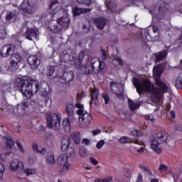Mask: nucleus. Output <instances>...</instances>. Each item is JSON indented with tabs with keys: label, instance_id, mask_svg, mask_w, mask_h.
Masks as SVG:
<instances>
[{
	"label": "nucleus",
	"instance_id": "1",
	"mask_svg": "<svg viewBox=\"0 0 182 182\" xmlns=\"http://www.w3.org/2000/svg\"><path fill=\"white\" fill-rule=\"evenodd\" d=\"M164 65L165 64L155 66L153 70L154 79L156 86L159 87H154V85L149 79H144L142 81L136 77L132 79L133 85L135 86L139 95H141L143 92L151 93V100L154 105L160 103L161 96H163L164 92H168V86L160 79L161 73L164 70Z\"/></svg>",
	"mask_w": 182,
	"mask_h": 182
},
{
	"label": "nucleus",
	"instance_id": "2",
	"mask_svg": "<svg viewBox=\"0 0 182 182\" xmlns=\"http://www.w3.org/2000/svg\"><path fill=\"white\" fill-rule=\"evenodd\" d=\"M56 4H58L57 0L53 1L48 7L50 14L43 13L39 21L44 25L48 23V28L53 33H60V32L69 28L70 19L68 16V11L62 9L61 6H57L55 9H53Z\"/></svg>",
	"mask_w": 182,
	"mask_h": 182
},
{
	"label": "nucleus",
	"instance_id": "3",
	"mask_svg": "<svg viewBox=\"0 0 182 182\" xmlns=\"http://www.w3.org/2000/svg\"><path fill=\"white\" fill-rule=\"evenodd\" d=\"M18 87H19L23 96L27 97V99H31L33 95H36L38 92H41L42 97L46 99V102H48L49 99V91L43 88L42 84H40L36 80H23L21 78H17L16 80Z\"/></svg>",
	"mask_w": 182,
	"mask_h": 182
},
{
	"label": "nucleus",
	"instance_id": "4",
	"mask_svg": "<svg viewBox=\"0 0 182 182\" xmlns=\"http://www.w3.org/2000/svg\"><path fill=\"white\" fill-rule=\"evenodd\" d=\"M151 149L158 154L161 153V149L159 147L160 144H166L169 147H173L174 144H176L173 139H171L170 135L166 132H158L154 134L151 138Z\"/></svg>",
	"mask_w": 182,
	"mask_h": 182
},
{
	"label": "nucleus",
	"instance_id": "5",
	"mask_svg": "<svg viewBox=\"0 0 182 182\" xmlns=\"http://www.w3.org/2000/svg\"><path fill=\"white\" fill-rule=\"evenodd\" d=\"M14 46L6 44L0 48V55L2 58H8L11 56L9 68L12 70L18 69V63L22 61V55L18 53H14Z\"/></svg>",
	"mask_w": 182,
	"mask_h": 182
},
{
	"label": "nucleus",
	"instance_id": "6",
	"mask_svg": "<svg viewBox=\"0 0 182 182\" xmlns=\"http://www.w3.org/2000/svg\"><path fill=\"white\" fill-rule=\"evenodd\" d=\"M47 126L49 129H58L60 127V121L62 120V115L60 114L48 113L46 115Z\"/></svg>",
	"mask_w": 182,
	"mask_h": 182
},
{
	"label": "nucleus",
	"instance_id": "7",
	"mask_svg": "<svg viewBox=\"0 0 182 182\" xmlns=\"http://www.w3.org/2000/svg\"><path fill=\"white\" fill-rule=\"evenodd\" d=\"M75 106L79 109L77 110V114H78V116H82V124L89 126L90 122H92V114L85 111L83 105H80V103H75Z\"/></svg>",
	"mask_w": 182,
	"mask_h": 182
},
{
	"label": "nucleus",
	"instance_id": "8",
	"mask_svg": "<svg viewBox=\"0 0 182 182\" xmlns=\"http://www.w3.org/2000/svg\"><path fill=\"white\" fill-rule=\"evenodd\" d=\"M29 110V106L26 101H22L21 103L17 104L13 110L14 114L17 117H25L28 116V112Z\"/></svg>",
	"mask_w": 182,
	"mask_h": 182
},
{
	"label": "nucleus",
	"instance_id": "9",
	"mask_svg": "<svg viewBox=\"0 0 182 182\" xmlns=\"http://www.w3.org/2000/svg\"><path fill=\"white\" fill-rule=\"evenodd\" d=\"M20 8L23 12H25V14L31 15L36 11V9H38V5L36 3L31 5L29 4V0H24L20 6Z\"/></svg>",
	"mask_w": 182,
	"mask_h": 182
},
{
	"label": "nucleus",
	"instance_id": "10",
	"mask_svg": "<svg viewBox=\"0 0 182 182\" xmlns=\"http://www.w3.org/2000/svg\"><path fill=\"white\" fill-rule=\"evenodd\" d=\"M61 62H73L76 60V53L73 50H64L60 56Z\"/></svg>",
	"mask_w": 182,
	"mask_h": 182
},
{
	"label": "nucleus",
	"instance_id": "11",
	"mask_svg": "<svg viewBox=\"0 0 182 182\" xmlns=\"http://www.w3.org/2000/svg\"><path fill=\"white\" fill-rule=\"evenodd\" d=\"M167 11V4L164 2H161V6L158 10H149L150 14H151L153 18L156 19H160L161 16H164V12Z\"/></svg>",
	"mask_w": 182,
	"mask_h": 182
},
{
	"label": "nucleus",
	"instance_id": "12",
	"mask_svg": "<svg viewBox=\"0 0 182 182\" xmlns=\"http://www.w3.org/2000/svg\"><path fill=\"white\" fill-rule=\"evenodd\" d=\"M68 159H69L68 154H62L57 159V163L60 164V166H63L64 171H68L70 168V164L68 162Z\"/></svg>",
	"mask_w": 182,
	"mask_h": 182
},
{
	"label": "nucleus",
	"instance_id": "13",
	"mask_svg": "<svg viewBox=\"0 0 182 182\" xmlns=\"http://www.w3.org/2000/svg\"><path fill=\"white\" fill-rule=\"evenodd\" d=\"M27 62L33 70L38 69V67L41 65V60L36 55H30L27 59Z\"/></svg>",
	"mask_w": 182,
	"mask_h": 182
},
{
	"label": "nucleus",
	"instance_id": "14",
	"mask_svg": "<svg viewBox=\"0 0 182 182\" xmlns=\"http://www.w3.org/2000/svg\"><path fill=\"white\" fill-rule=\"evenodd\" d=\"M85 56H87V52L85 50L80 52L78 58H76L75 54V60H74L73 65L76 68V69H80L83 66L82 62L83 61Z\"/></svg>",
	"mask_w": 182,
	"mask_h": 182
},
{
	"label": "nucleus",
	"instance_id": "15",
	"mask_svg": "<svg viewBox=\"0 0 182 182\" xmlns=\"http://www.w3.org/2000/svg\"><path fill=\"white\" fill-rule=\"evenodd\" d=\"M73 72L70 71L69 73H64L63 77H59L58 82L60 83H69L73 80Z\"/></svg>",
	"mask_w": 182,
	"mask_h": 182
},
{
	"label": "nucleus",
	"instance_id": "16",
	"mask_svg": "<svg viewBox=\"0 0 182 182\" xmlns=\"http://www.w3.org/2000/svg\"><path fill=\"white\" fill-rule=\"evenodd\" d=\"M39 35V31L36 29H28L24 34L26 39L28 41H35L38 39V36Z\"/></svg>",
	"mask_w": 182,
	"mask_h": 182
},
{
	"label": "nucleus",
	"instance_id": "17",
	"mask_svg": "<svg viewBox=\"0 0 182 182\" xmlns=\"http://www.w3.org/2000/svg\"><path fill=\"white\" fill-rule=\"evenodd\" d=\"M93 21L97 29H100V31H103L105 26H106V23H107V19L105 17H97L93 19Z\"/></svg>",
	"mask_w": 182,
	"mask_h": 182
},
{
	"label": "nucleus",
	"instance_id": "18",
	"mask_svg": "<svg viewBox=\"0 0 182 182\" xmlns=\"http://www.w3.org/2000/svg\"><path fill=\"white\" fill-rule=\"evenodd\" d=\"M23 170V163L18 159H13L10 164V169L11 171H16V170Z\"/></svg>",
	"mask_w": 182,
	"mask_h": 182
},
{
	"label": "nucleus",
	"instance_id": "19",
	"mask_svg": "<svg viewBox=\"0 0 182 182\" xmlns=\"http://www.w3.org/2000/svg\"><path fill=\"white\" fill-rule=\"evenodd\" d=\"M65 112L67 116L70 119V120H73V119H75V106L73 104H67L65 105Z\"/></svg>",
	"mask_w": 182,
	"mask_h": 182
},
{
	"label": "nucleus",
	"instance_id": "20",
	"mask_svg": "<svg viewBox=\"0 0 182 182\" xmlns=\"http://www.w3.org/2000/svg\"><path fill=\"white\" fill-rule=\"evenodd\" d=\"M152 31V33H148V35L151 38V41L154 42L160 41V30H159V28L153 26Z\"/></svg>",
	"mask_w": 182,
	"mask_h": 182
},
{
	"label": "nucleus",
	"instance_id": "21",
	"mask_svg": "<svg viewBox=\"0 0 182 182\" xmlns=\"http://www.w3.org/2000/svg\"><path fill=\"white\" fill-rule=\"evenodd\" d=\"M167 53H168V51L166 50L156 53L155 54L153 55L154 61L161 62V60H164V59L167 58Z\"/></svg>",
	"mask_w": 182,
	"mask_h": 182
},
{
	"label": "nucleus",
	"instance_id": "22",
	"mask_svg": "<svg viewBox=\"0 0 182 182\" xmlns=\"http://www.w3.org/2000/svg\"><path fill=\"white\" fill-rule=\"evenodd\" d=\"M70 144V137L69 136H64L61 139V150L62 151H66L69 149Z\"/></svg>",
	"mask_w": 182,
	"mask_h": 182
},
{
	"label": "nucleus",
	"instance_id": "23",
	"mask_svg": "<svg viewBox=\"0 0 182 182\" xmlns=\"http://www.w3.org/2000/svg\"><path fill=\"white\" fill-rule=\"evenodd\" d=\"M139 167L141 170L145 171L146 176L151 177V182H159L158 179L154 178V176L153 175V173H151V171H150V168L145 166L144 165H140Z\"/></svg>",
	"mask_w": 182,
	"mask_h": 182
},
{
	"label": "nucleus",
	"instance_id": "24",
	"mask_svg": "<svg viewBox=\"0 0 182 182\" xmlns=\"http://www.w3.org/2000/svg\"><path fill=\"white\" fill-rule=\"evenodd\" d=\"M90 11H92V9H83L75 7L73 10V12L74 16H79V15H82V14H87L88 12H90Z\"/></svg>",
	"mask_w": 182,
	"mask_h": 182
},
{
	"label": "nucleus",
	"instance_id": "25",
	"mask_svg": "<svg viewBox=\"0 0 182 182\" xmlns=\"http://www.w3.org/2000/svg\"><path fill=\"white\" fill-rule=\"evenodd\" d=\"M128 103H129V107L130 110L132 112H134V110H136V109H139V107H140V105H141V103H143V102L139 101L138 103H136V102H133V100L128 98Z\"/></svg>",
	"mask_w": 182,
	"mask_h": 182
},
{
	"label": "nucleus",
	"instance_id": "26",
	"mask_svg": "<svg viewBox=\"0 0 182 182\" xmlns=\"http://www.w3.org/2000/svg\"><path fill=\"white\" fill-rule=\"evenodd\" d=\"M97 97H99V90H92L91 93V100L90 102V105H97Z\"/></svg>",
	"mask_w": 182,
	"mask_h": 182
},
{
	"label": "nucleus",
	"instance_id": "27",
	"mask_svg": "<svg viewBox=\"0 0 182 182\" xmlns=\"http://www.w3.org/2000/svg\"><path fill=\"white\" fill-rule=\"evenodd\" d=\"M46 161L47 164H50V166H53L56 164V161L55 160V155L52 152H48L47 154Z\"/></svg>",
	"mask_w": 182,
	"mask_h": 182
},
{
	"label": "nucleus",
	"instance_id": "28",
	"mask_svg": "<svg viewBox=\"0 0 182 182\" xmlns=\"http://www.w3.org/2000/svg\"><path fill=\"white\" fill-rule=\"evenodd\" d=\"M95 63H96V62H94L93 60H91L92 66H90V65L85 66L84 73L86 75H90V74L93 73V72H95Z\"/></svg>",
	"mask_w": 182,
	"mask_h": 182
},
{
	"label": "nucleus",
	"instance_id": "29",
	"mask_svg": "<svg viewBox=\"0 0 182 182\" xmlns=\"http://www.w3.org/2000/svg\"><path fill=\"white\" fill-rule=\"evenodd\" d=\"M4 139L6 140V146L7 149H12V146H15V140L12 136H5Z\"/></svg>",
	"mask_w": 182,
	"mask_h": 182
},
{
	"label": "nucleus",
	"instance_id": "30",
	"mask_svg": "<svg viewBox=\"0 0 182 182\" xmlns=\"http://www.w3.org/2000/svg\"><path fill=\"white\" fill-rule=\"evenodd\" d=\"M16 14L12 11H6V22H11V21H16Z\"/></svg>",
	"mask_w": 182,
	"mask_h": 182
},
{
	"label": "nucleus",
	"instance_id": "31",
	"mask_svg": "<svg viewBox=\"0 0 182 182\" xmlns=\"http://www.w3.org/2000/svg\"><path fill=\"white\" fill-rule=\"evenodd\" d=\"M63 127L65 132H70V119L65 118L63 121Z\"/></svg>",
	"mask_w": 182,
	"mask_h": 182
},
{
	"label": "nucleus",
	"instance_id": "32",
	"mask_svg": "<svg viewBox=\"0 0 182 182\" xmlns=\"http://www.w3.org/2000/svg\"><path fill=\"white\" fill-rule=\"evenodd\" d=\"M55 72L56 70H55V67L50 66L47 72V77H48V79H52L53 77H56V75H55Z\"/></svg>",
	"mask_w": 182,
	"mask_h": 182
},
{
	"label": "nucleus",
	"instance_id": "33",
	"mask_svg": "<svg viewBox=\"0 0 182 182\" xmlns=\"http://www.w3.org/2000/svg\"><path fill=\"white\" fill-rule=\"evenodd\" d=\"M106 5L107 7L108 11H110V12H116V3L114 1H107L106 2Z\"/></svg>",
	"mask_w": 182,
	"mask_h": 182
},
{
	"label": "nucleus",
	"instance_id": "34",
	"mask_svg": "<svg viewBox=\"0 0 182 182\" xmlns=\"http://www.w3.org/2000/svg\"><path fill=\"white\" fill-rule=\"evenodd\" d=\"M97 62V63H99L97 73L103 75V73H105V68L106 66V65L105 64V61H100L98 60Z\"/></svg>",
	"mask_w": 182,
	"mask_h": 182
},
{
	"label": "nucleus",
	"instance_id": "35",
	"mask_svg": "<svg viewBox=\"0 0 182 182\" xmlns=\"http://www.w3.org/2000/svg\"><path fill=\"white\" fill-rule=\"evenodd\" d=\"M33 150L36 153H38V154H44L46 153V149L45 148H38V144H33Z\"/></svg>",
	"mask_w": 182,
	"mask_h": 182
},
{
	"label": "nucleus",
	"instance_id": "36",
	"mask_svg": "<svg viewBox=\"0 0 182 182\" xmlns=\"http://www.w3.org/2000/svg\"><path fill=\"white\" fill-rule=\"evenodd\" d=\"M71 137L76 144H79V143H80V133L74 132L71 134Z\"/></svg>",
	"mask_w": 182,
	"mask_h": 182
},
{
	"label": "nucleus",
	"instance_id": "37",
	"mask_svg": "<svg viewBox=\"0 0 182 182\" xmlns=\"http://www.w3.org/2000/svg\"><path fill=\"white\" fill-rule=\"evenodd\" d=\"M175 86L177 89H182V74H180L176 78Z\"/></svg>",
	"mask_w": 182,
	"mask_h": 182
},
{
	"label": "nucleus",
	"instance_id": "38",
	"mask_svg": "<svg viewBox=\"0 0 182 182\" xmlns=\"http://www.w3.org/2000/svg\"><path fill=\"white\" fill-rule=\"evenodd\" d=\"M132 139L127 136H122L118 139L119 143H121L122 144H126V143H130Z\"/></svg>",
	"mask_w": 182,
	"mask_h": 182
},
{
	"label": "nucleus",
	"instance_id": "39",
	"mask_svg": "<svg viewBox=\"0 0 182 182\" xmlns=\"http://www.w3.org/2000/svg\"><path fill=\"white\" fill-rule=\"evenodd\" d=\"M77 2L85 6H90L92 5V0H77Z\"/></svg>",
	"mask_w": 182,
	"mask_h": 182
},
{
	"label": "nucleus",
	"instance_id": "40",
	"mask_svg": "<svg viewBox=\"0 0 182 182\" xmlns=\"http://www.w3.org/2000/svg\"><path fill=\"white\" fill-rule=\"evenodd\" d=\"M6 38V30L4 27H0V39Z\"/></svg>",
	"mask_w": 182,
	"mask_h": 182
},
{
	"label": "nucleus",
	"instance_id": "41",
	"mask_svg": "<svg viewBox=\"0 0 182 182\" xmlns=\"http://www.w3.org/2000/svg\"><path fill=\"white\" fill-rule=\"evenodd\" d=\"M131 133L132 136H136V137H141L143 136V132L136 129L132 131Z\"/></svg>",
	"mask_w": 182,
	"mask_h": 182
},
{
	"label": "nucleus",
	"instance_id": "42",
	"mask_svg": "<svg viewBox=\"0 0 182 182\" xmlns=\"http://www.w3.org/2000/svg\"><path fill=\"white\" fill-rule=\"evenodd\" d=\"M4 171H5V166L0 162V180H2V177H4Z\"/></svg>",
	"mask_w": 182,
	"mask_h": 182
},
{
	"label": "nucleus",
	"instance_id": "43",
	"mask_svg": "<svg viewBox=\"0 0 182 182\" xmlns=\"http://www.w3.org/2000/svg\"><path fill=\"white\" fill-rule=\"evenodd\" d=\"M116 62H117V63H119V65H120V66H122V65H123V61L122 60V58H120V57H119V56H114V57L113 63H116Z\"/></svg>",
	"mask_w": 182,
	"mask_h": 182
},
{
	"label": "nucleus",
	"instance_id": "44",
	"mask_svg": "<svg viewBox=\"0 0 182 182\" xmlns=\"http://www.w3.org/2000/svg\"><path fill=\"white\" fill-rule=\"evenodd\" d=\"M25 173L27 176H31V174H35V173H36V170L31 168H26Z\"/></svg>",
	"mask_w": 182,
	"mask_h": 182
},
{
	"label": "nucleus",
	"instance_id": "45",
	"mask_svg": "<svg viewBox=\"0 0 182 182\" xmlns=\"http://www.w3.org/2000/svg\"><path fill=\"white\" fill-rule=\"evenodd\" d=\"M79 156L80 157H85L86 156V149L81 147L79 151Z\"/></svg>",
	"mask_w": 182,
	"mask_h": 182
},
{
	"label": "nucleus",
	"instance_id": "46",
	"mask_svg": "<svg viewBox=\"0 0 182 182\" xmlns=\"http://www.w3.org/2000/svg\"><path fill=\"white\" fill-rule=\"evenodd\" d=\"M95 182H112V178L95 179Z\"/></svg>",
	"mask_w": 182,
	"mask_h": 182
},
{
	"label": "nucleus",
	"instance_id": "47",
	"mask_svg": "<svg viewBox=\"0 0 182 182\" xmlns=\"http://www.w3.org/2000/svg\"><path fill=\"white\" fill-rule=\"evenodd\" d=\"M105 141L104 140H101L100 141H98L97 143L96 147L97 149H98L99 150H100V149H102L103 147V146H105Z\"/></svg>",
	"mask_w": 182,
	"mask_h": 182
},
{
	"label": "nucleus",
	"instance_id": "48",
	"mask_svg": "<svg viewBox=\"0 0 182 182\" xmlns=\"http://www.w3.org/2000/svg\"><path fill=\"white\" fill-rule=\"evenodd\" d=\"M124 176H125V177H130V176H132V171H130V169L125 168L124 169Z\"/></svg>",
	"mask_w": 182,
	"mask_h": 182
},
{
	"label": "nucleus",
	"instance_id": "49",
	"mask_svg": "<svg viewBox=\"0 0 182 182\" xmlns=\"http://www.w3.org/2000/svg\"><path fill=\"white\" fill-rule=\"evenodd\" d=\"M102 97L105 100V104L108 105L109 102H110V98L109 97V95H107V94H104L102 95Z\"/></svg>",
	"mask_w": 182,
	"mask_h": 182
},
{
	"label": "nucleus",
	"instance_id": "50",
	"mask_svg": "<svg viewBox=\"0 0 182 182\" xmlns=\"http://www.w3.org/2000/svg\"><path fill=\"white\" fill-rule=\"evenodd\" d=\"M102 58L104 60L107 59V54L106 53V50L105 49H101Z\"/></svg>",
	"mask_w": 182,
	"mask_h": 182
},
{
	"label": "nucleus",
	"instance_id": "51",
	"mask_svg": "<svg viewBox=\"0 0 182 182\" xmlns=\"http://www.w3.org/2000/svg\"><path fill=\"white\" fill-rule=\"evenodd\" d=\"M90 163H92V164H94V166H97V164H99V161L97 160H96L95 158L93 157H90Z\"/></svg>",
	"mask_w": 182,
	"mask_h": 182
},
{
	"label": "nucleus",
	"instance_id": "52",
	"mask_svg": "<svg viewBox=\"0 0 182 182\" xmlns=\"http://www.w3.org/2000/svg\"><path fill=\"white\" fill-rule=\"evenodd\" d=\"M175 130L176 132H182V124H176L175 125Z\"/></svg>",
	"mask_w": 182,
	"mask_h": 182
},
{
	"label": "nucleus",
	"instance_id": "53",
	"mask_svg": "<svg viewBox=\"0 0 182 182\" xmlns=\"http://www.w3.org/2000/svg\"><path fill=\"white\" fill-rule=\"evenodd\" d=\"M159 170L160 171H166L167 170V166H166L164 164H161L159 166Z\"/></svg>",
	"mask_w": 182,
	"mask_h": 182
},
{
	"label": "nucleus",
	"instance_id": "54",
	"mask_svg": "<svg viewBox=\"0 0 182 182\" xmlns=\"http://www.w3.org/2000/svg\"><path fill=\"white\" fill-rule=\"evenodd\" d=\"M16 143L17 144L18 149H19V151L21 153H23V147L22 146V144L21 143H19L18 141H16Z\"/></svg>",
	"mask_w": 182,
	"mask_h": 182
},
{
	"label": "nucleus",
	"instance_id": "55",
	"mask_svg": "<svg viewBox=\"0 0 182 182\" xmlns=\"http://www.w3.org/2000/svg\"><path fill=\"white\" fill-rule=\"evenodd\" d=\"M69 151H70V153L69 154L70 157H73L75 156V149H72V148H68V149Z\"/></svg>",
	"mask_w": 182,
	"mask_h": 182
},
{
	"label": "nucleus",
	"instance_id": "56",
	"mask_svg": "<svg viewBox=\"0 0 182 182\" xmlns=\"http://www.w3.org/2000/svg\"><path fill=\"white\" fill-rule=\"evenodd\" d=\"M136 182H143V176H141V174L139 173L138 178Z\"/></svg>",
	"mask_w": 182,
	"mask_h": 182
},
{
	"label": "nucleus",
	"instance_id": "57",
	"mask_svg": "<svg viewBox=\"0 0 182 182\" xmlns=\"http://www.w3.org/2000/svg\"><path fill=\"white\" fill-rule=\"evenodd\" d=\"M82 142H84L86 146H89L90 144V141L88 139H83Z\"/></svg>",
	"mask_w": 182,
	"mask_h": 182
},
{
	"label": "nucleus",
	"instance_id": "58",
	"mask_svg": "<svg viewBox=\"0 0 182 182\" xmlns=\"http://www.w3.org/2000/svg\"><path fill=\"white\" fill-rule=\"evenodd\" d=\"M11 153V151H9V152H6L5 154H1L0 155V157L2 159L4 157H6V156H10Z\"/></svg>",
	"mask_w": 182,
	"mask_h": 182
},
{
	"label": "nucleus",
	"instance_id": "59",
	"mask_svg": "<svg viewBox=\"0 0 182 182\" xmlns=\"http://www.w3.org/2000/svg\"><path fill=\"white\" fill-rule=\"evenodd\" d=\"M100 133V129H96L92 131V134L94 136H96V134H99Z\"/></svg>",
	"mask_w": 182,
	"mask_h": 182
},
{
	"label": "nucleus",
	"instance_id": "60",
	"mask_svg": "<svg viewBox=\"0 0 182 182\" xmlns=\"http://www.w3.org/2000/svg\"><path fill=\"white\" fill-rule=\"evenodd\" d=\"M116 96H117V97H119V99H122V97H123V92H120V93H115Z\"/></svg>",
	"mask_w": 182,
	"mask_h": 182
},
{
	"label": "nucleus",
	"instance_id": "61",
	"mask_svg": "<svg viewBox=\"0 0 182 182\" xmlns=\"http://www.w3.org/2000/svg\"><path fill=\"white\" fill-rule=\"evenodd\" d=\"M171 116L172 119H176V112H174V111H171Z\"/></svg>",
	"mask_w": 182,
	"mask_h": 182
},
{
	"label": "nucleus",
	"instance_id": "62",
	"mask_svg": "<svg viewBox=\"0 0 182 182\" xmlns=\"http://www.w3.org/2000/svg\"><path fill=\"white\" fill-rule=\"evenodd\" d=\"M82 29H84L85 32H89V28H87L85 25L82 26Z\"/></svg>",
	"mask_w": 182,
	"mask_h": 182
},
{
	"label": "nucleus",
	"instance_id": "63",
	"mask_svg": "<svg viewBox=\"0 0 182 182\" xmlns=\"http://www.w3.org/2000/svg\"><path fill=\"white\" fill-rule=\"evenodd\" d=\"M146 120H151V116L150 115H146L145 116Z\"/></svg>",
	"mask_w": 182,
	"mask_h": 182
},
{
	"label": "nucleus",
	"instance_id": "64",
	"mask_svg": "<svg viewBox=\"0 0 182 182\" xmlns=\"http://www.w3.org/2000/svg\"><path fill=\"white\" fill-rule=\"evenodd\" d=\"M143 151H144V147H141V148L138 150V153H143Z\"/></svg>",
	"mask_w": 182,
	"mask_h": 182
}]
</instances>
